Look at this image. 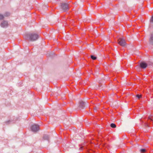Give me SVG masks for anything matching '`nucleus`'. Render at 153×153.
<instances>
[{
    "instance_id": "f257e3e1",
    "label": "nucleus",
    "mask_w": 153,
    "mask_h": 153,
    "mask_svg": "<svg viewBox=\"0 0 153 153\" xmlns=\"http://www.w3.org/2000/svg\"><path fill=\"white\" fill-rule=\"evenodd\" d=\"M39 35L34 33H25L24 36L25 39L31 41H35L39 38Z\"/></svg>"
},
{
    "instance_id": "f03ea898",
    "label": "nucleus",
    "mask_w": 153,
    "mask_h": 153,
    "mask_svg": "<svg viewBox=\"0 0 153 153\" xmlns=\"http://www.w3.org/2000/svg\"><path fill=\"white\" fill-rule=\"evenodd\" d=\"M30 128L32 131L34 132H36L39 130V126L37 124H34L31 126Z\"/></svg>"
},
{
    "instance_id": "7ed1b4c3",
    "label": "nucleus",
    "mask_w": 153,
    "mask_h": 153,
    "mask_svg": "<svg viewBox=\"0 0 153 153\" xmlns=\"http://www.w3.org/2000/svg\"><path fill=\"white\" fill-rule=\"evenodd\" d=\"M61 7L62 9L64 11L68 10L69 9L68 4L65 3L61 4Z\"/></svg>"
},
{
    "instance_id": "20e7f679",
    "label": "nucleus",
    "mask_w": 153,
    "mask_h": 153,
    "mask_svg": "<svg viewBox=\"0 0 153 153\" xmlns=\"http://www.w3.org/2000/svg\"><path fill=\"white\" fill-rule=\"evenodd\" d=\"M0 26L3 28H7L8 26V22L7 21L3 20L0 24Z\"/></svg>"
},
{
    "instance_id": "39448f33",
    "label": "nucleus",
    "mask_w": 153,
    "mask_h": 153,
    "mask_svg": "<svg viewBox=\"0 0 153 153\" xmlns=\"http://www.w3.org/2000/svg\"><path fill=\"white\" fill-rule=\"evenodd\" d=\"M118 43L121 46H124L126 45L125 40L123 38H119L118 39Z\"/></svg>"
},
{
    "instance_id": "423d86ee",
    "label": "nucleus",
    "mask_w": 153,
    "mask_h": 153,
    "mask_svg": "<svg viewBox=\"0 0 153 153\" xmlns=\"http://www.w3.org/2000/svg\"><path fill=\"white\" fill-rule=\"evenodd\" d=\"M85 102L82 100H81L79 102V109H82L84 108Z\"/></svg>"
},
{
    "instance_id": "0eeeda50",
    "label": "nucleus",
    "mask_w": 153,
    "mask_h": 153,
    "mask_svg": "<svg viewBox=\"0 0 153 153\" xmlns=\"http://www.w3.org/2000/svg\"><path fill=\"white\" fill-rule=\"evenodd\" d=\"M147 66V64L144 62H142L140 63V67L143 68H145Z\"/></svg>"
},
{
    "instance_id": "6e6552de",
    "label": "nucleus",
    "mask_w": 153,
    "mask_h": 153,
    "mask_svg": "<svg viewBox=\"0 0 153 153\" xmlns=\"http://www.w3.org/2000/svg\"><path fill=\"white\" fill-rule=\"evenodd\" d=\"M149 42L150 43L153 45V32L151 34L149 39Z\"/></svg>"
},
{
    "instance_id": "1a4fd4ad",
    "label": "nucleus",
    "mask_w": 153,
    "mask_h": 153,
    "mask_svg": "<svg viewBox=\"0 0 153 153\" xmlns=\"http://www.w3.org/2000/svg\"><path fill=\"white\" fill-rule=\"evenodd\" d=\"M43 138L44 140H47L49 141V137L48 135L47 134H45L43 136Z\"/></svg>"
},
{
    "instance_id": "9d476101",
    "label": "nucleus",
    "mask_w": 153,
    "mask_h": 153,
    "mask_svg": "<svg viewBox=\"0 0 153 153\" xmlns=\"http://www.w3.org/2000/svg\"><path fill=\"white\" fill-rule=\"evenodd\" d=\"M16 121L15 120H9L6 122V123L7 124H10L11 123H13Z\"/></svg>"
},
{
    "instance_id": "9b49d317",
    "label": "nucleus",
    "mask_w": 153,
    "mask_h": 153,
    "mask_svg": "<svg viewBox=\"0 0 153 153\" xmlns=\"http://www.w3.org/2000/svg\"><path fill=\"white\" fill-rule=\"evenodd\" d=\"M148 121H153V115H151L149 117L148 119Z\"/></svg>"
},
{
    "instance_id": "f8f14e48",
    "label": "nucleus",
    "mask_w": 153,
    "mask_h": 153,
    "mask_svg": "<svg viewBox=\"0 0 153 153\" xmlns=\"http://www.w3.org/2000/svg\"><path fill=\"white\" fill-rule=\"evenodd\" d=\"M10 15V13L8 12H6L4 14V16L7 17L9 16Z\"/></svg>"
},
{
    "instance_id": "ddd939ff",
    "label": "nucleus",
    "mask_w": 153,
    "mask_h": 153,
    "mask_svg": "<svg viewBox=\"0 0 153 153\" xmlns=\"http://www.w3.org/2000/svg\"><path fill=\"white\" fill-rule=\"evenodd\" d=\"M110 126L112 128H115L116 127V125L115 124L113 123H112L111 124Z\"/></svg>"
},
{
    "instance_id": "4468645a",
    "label": "nucleus",
    "mask_w": 153,
    "mask_h": 153,
    "mask_svg": "<svg viewBox=\"0 0 153 153\" xmlns=\"http://www.w3.org/2000/svg\"><path fill=\"white\" fill-rule=\"evenodd\" d=\"M91 58L92 59L94 60H96L97 59L96 57L93 55H92L91 56Z\"/></svg>"
},
{
    "instance_id": "2eb2a0df",
    "label": "nucleus",
    "mask_w": 153,
    "mask_h": 153,
    "mask_svg": "<svg viewBox=\"0 0 153 153\" xmlns=\"http://www.w3.org/2000/svg\"><path fill=\"white\" fill-rule=\"evenodd\" d=\"M136 97L138 98V99H140L142 97L141 95L137 94L136 95Z\"/></svg>"
},
{
    "instance_id": "dca6fc26",
    "label": "nucleus",
    "mask_w": 153,
    "mask_h": 153,
    "mask_svg": "<svg viewBox=\"0 0 153 153\" xmlns=\"http://www.w3.org/2000/svg\"><path fill=\"white\" fill-rule=\"evenodd\" d=\"M4 18V16L1 14H0V20L3 19Z\"/></svg>"
},
{
    "instance_id": "f3484780",
    "label": "nucleus",
    "mask_w": 153,
    "mask_h": 153,
    "mask_svg": "<svg viewBox=\"0 0 153 153\" xmlns=\"http://www.w3.org/2000/svg\"><path fill=\"white\" fill-rule=\"evenodd\" d=\"M146 151V149H140V152L142 153H144Z\"/></svg>"
},
{
    "instance_id": "a211bd4d",
    "label": "nucleus",
    "mask_w": 153,
    "mask_h": 153,
    "mask_svg": "<svg viewBox=\"0 0 153 153\" xmlns=\"http://www.w3.org/2000/svg\"><path fill=\"white\" fill-rule=\"evenodd\" d=\"M150 22H153V16H152L150 19Z\"/></svg>"
},
{
    "instance_id": "6ab92c4d",
    "label": "nucleus",
    "mask_w": 153,
    "mask_h": 153,
    "mask_svg": "<svg viewBox=\"0 0 153 153\" xmlns=\"http://www.w3.org/2000/svg\"><path fill=\"white\" fill-rule=\"evenodd\" d=\"M97 108L96 107H95L94 109V110L95 111H97Z\"/></svg>"
},
{
    "instance_id": "aec40b11",
    "label": "nucleus",
    "mask_w": 153,
    "mask_h": 153,
    "mask_svg": "<svg viewBox=\"0 0 153 153\" xmlns=\"http://www.w3.org/2000/svg\"><path fill=\"white\" fill-rule=\"evenodd\" d=\"M83 148V147H81L79 149L80 150H82Z\"/></svg>"
},
{
    "instance_id": "412c9836",
    "label": "nucleus",
    "mask_w": 153,
    "mask_h": 153,
    "mask_svg": "<svg viewBox=\"0 0 153 153\" xmlns=\"http://www.w3.org/2000/svg\"><path fill=\"white\" fill-rule=\"evenodd\" d=\"M147 126H148H148H149V125H148V124H147Z\"/></svg>"
}]
</instances>
